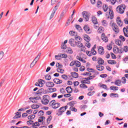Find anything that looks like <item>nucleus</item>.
<instances>
[{
    "label": "nucleus",
    "mask_w": 128,
    "mask_h": 128,
    "mask_svg": "<svg viewBox=\"0 0 128 128\" xmlns=\"http://www.w3.org/2000/svg\"><path fill=\"white\" fill-rule=\"evenodd\" d=\"M102 25L104 26H108V22L106 20H102Z\"/></svg>",
    "instance_id": "50"
},
{
    "label": "nucleus",
    "mask_w": 128,
    "mask_h": 128,
    "mask_svg": "<svg viewBox=\"0 0 128 128\" xmlns=\"http://www.w3.org/2000/svg\"><path fill=\"white\" fill-rule=\"evenodd\" d=\"M124 10H126V5L122 4L118 6L116 8V10L119 14H124Z\"/></svg>",
    "instance_id": "1"
},
{
    "label": "nucleus",
    "mask_w": 128,
    "mask_h": 128,
    "mask_svg": "<svg viewBox=\"0 0 128 128\" xmlns=\"http://www.w3.org/2000/svg\"><path fill=\"white\" fill-rule=\"evenodd\" d=\"M46 118L44 116H40L38 119V122H44V120H45Z\"/></svg>",
    "instance_id": "43"
},
{
    "label": "nucleus",
    "mask_w": 128,
    "mask_h": 128,
    "mask_svg": "<svg viewBox=\"0 0 128 128\" xmlns=\"http://www.w3.org/2000/svg\"><path fill=\"white\" fill-rule=\"evenodd\" d=\"M45 78L46 80H52V76L50 74H46L45 76Z\"/></svg>",
    "instance_id": "38"
},
{
    "label": "nucleus",
    "mask_w": 128,
    "mask_h": 128,
    "mask_svg": "<svg viewBox=\"0 0 128 128\" xmlns=\"http://www.w3.org/2000/svg\"><path fill=\"white\" fill-rule=\"evenodd\" d=\"M98 86L100 88H104V90H108V88L106 85L104 84H99Z\"/></svg>",
    "instance_id": "28"
},
{
    "label": "nucleus",
    "mask_w": 128,
    "mask_h": 128,
    "mask_svg": "<svg viewBox=\"0 0 128 128\" xmlns=\"http://www.w3.org/2000/svg\"><path fill=\"white\" fill-rule=\"evenodd\" d=\"M76 59L78 60H80V62H83V64H86V62L84 60L80 57V56H77Z\"/></svg>",
    "instance_id": "30"
},
{
    "label": "nucleus",
    "mask_w": 128,
    "mask_h": 128,
    "mask_svg": "<svg viewBox=\"0 0 128 128\" xmlns=\"http://www.w3.org/2000/svg\"><path fill=\"white\" fill-rule=\"evenodd\" d=\"M74 38L75 40H78H78H80V36H78V35L76 36H74Z\"/></svg>",
    "instance_id": "63"
},
{
    "label": "nucleus",
    "mask_w": 128,
    "mask_h": 128,
    "mask_svg": "<svg viewBox=\"0 0 128 128\" xmlns=\"http://www.w3.org/2000/svg\"><path fill=\"white\" fill-rule=\"evenodd\" d=\"M75 64L76 66L80 68V62L78 61H75Z\"/></svg>",
    "instance_id": "52"
},
{
    "label": "nucleus",
    "mask_w": 128,
    "mask_h": 128,
    "mask_svg": "<svg viewBox=\"0 0 128 128\" xmlns=\"http://www.w3.org/2000/svg\"><path fill=\"white\" fill-rule=\"evenodd\" d=\"M40 108V106L38 104H32V108L33 110H36V108Z\"/></svg>",
    "instance_id": "44"
},
{
    "label": "nucleus",
    "mask_w": 128,
    "mask_h": 128,
    "mask_svg": "<svg viewBox=\"0 0 128 128\" xmlns=\"http://www.w3.org/2000/svg\"><path fill=\"white\" fill-rule=\"evenodd\" d=\"M76 42H78L76 41V40L74 38L70 39L69 44L71 46H73L74 48L76 46Z\"/></svg>",
    "instance_id": "7"
},
{
    "label": "nucleus",
    "mask_w": 128,
    "mask_h": 128,
    "mask_svg": "<svg viewBox=\"0 0 128 128\" xmlns=\"http://www.w3.org/2000/svg\"><path fill=\"white\" fill-rule=\"evenodd\" d=\"M61 48L62 50H66V45L65 44H62V46H61Z\"/></svg>",
    "instance_id": "62"
},
{
    "label": "nucleus",
    "mask_w": 128,
    "mask_h": 128,
    "mask_svg": "<svg viewBox=\"0 0 128 128\" xmlns=\"http://www.w3.org/2000/svg\"><path fill=\"white\" fill-rule=\"evenodd\" d=\"M71 74L74 78H78V74L76 72H71Z\"/></svg>",
    "instance_id": "25"
},
{
    "label": "nucleus",
    "mask_w": 128,
    "mask_h": 128,
    "mask_svg": "<svg viewBox=\"0 0 128 128\" xmlns=\"http://www.w3.org/2000/svg\"><path fill=\"white\" fill-rule=\"evenodd\" d=\"M81 84H90V81L86 80H83L81 81Z\"/></svg>",
    "instance_id": "42"
},
{
    "label": "nucleus",
    "mask_w": 128,
    "mask_h": 128,
    "mask_svg": "<svg viewBox=\"0 0 128 128\" xmlns=\"http://www.w3.org/2000/svg\"><path fill=\"white\" fill-rule=\"evenodd\" d=\"M116 44L118 46H122V40H116Z\"/></svg>",
    "instance_id": "40"
},
{
    "label": "nucleus",
    "mask_w": 128,
    "mask_h": 128,
    "mask_svg": "<svg viewBox=\"0 0 128 128\" xmlns=\"http://www.w3.org/2000/svg\"><path fill=\"white\" fill-rule=\"evenodd\" d=\"M54 58L57 60H60V55L58 54V55H56Z\"/></svg>",
    "instance_id": "55"
},
{
    "label": "nucleus",
    "mask_w": 128,
    "mask_h": 128,
    "mask_svg": "<svg viewBox=\"0 0 128 128\" xmlns=\"http://www.w3.org/2000/svg\"><path fill=\"white\" fill-rule=\"evenodd\" d=\"M55 84H62V80H60V79L58 78H54L53 80Z\"/></svg>",
    "instance_id": "16"
},
{
    "label": "nucleus",
    "mask_w": 128,
    "mask_h": 128,
    "mask_svg": "<svg viewBox=\"0 0 128 128\" xmlns=\"http://www.w3.org/2000/svg\"><path fill=\"white\" fill-rule=\"evenodd\" d=\"M101 39L102 40H103V42H108V37H106V36L104 35V33L102 34L101 36Z\"/></svg>",
    "instance_id": "11"
},
{
    "label": "nucleus",
    "mask_w": 128,
    "mask_h": 128,
    "mask_svg": "<svg viewBox=\"0 0 128 128\" xmlns=\"http://www.w3.org/2000/svg\"><path fill=\"white\" fill-rule=\"evenodd\" d=\"M76 28L80 32H82V27H80V26L79 25H76Z\"/></svg>",
    "instance_id": "35"
},
{
    "label": "nucleus",
    "mask_w": 128,
    "mask_h": 128,
    "mask_svg": "<svg viewBox=\"0 0 128 128\" xmlns=\"http://www.w3.org/2000/svg\"><path fill=\"white\" fill-rule=\"evenodd\" d=\"M111 90H118V87L111 86L110 88Z\"/></svg>",
    "instance_id": "33"
},
{
    "label": "nucleus",
    "mask_w": 128,
    "mask_h": 128,
    "mask_svg": "<svg viewBox=\"0 0 128 128\" xmlns=\"http://www.w3.org/2000/svg\"><path fill=\"white\" fill-rule=\"evenodd\" d=\"M110 96H114V98H118V94H114L112 93L110 94Z\"/></svg>",
    "instance_id": "53"
},
{
    "label": "nucleus",
    "mask_w": 128,
    "mask_h": 128,
    "mask_svg": "<svg viewBox=\"0 0 128 128\" xmlns=\"http://www.w3.org/2000/svg\"><path fill=\"white\" fill-rule=\"evenodd\" d=\"M46 86L48 88H52L54 86V84L52 82H46Z\"/></svg>",
    "instance_id": "19"
},
{
    "label": "nucleus",
    "mask_w": 128,
    "mask_h": 128,
    "mask_svg": "<svg viewBox=\"0 0 128 128\" xmlns=\"http://www.w3.org/2000/svg\"><path fill=\"white\" fill-rule=\"evenodd\" d=\"M76 46H78V48H80L81 52H86V46H84V44L78 41L76 43Z\"/></svg>",
    "instance_id": "2"
},
{
    "label": "nucleus",
    "mask_w": 128,
    "mask_h": 128,
    "mask_svg": "<svg viewBox=\"0 0 128 128\" xmlns=\"http://www.w3.org/2000/svg\"><path fill=\"white\" fill-rule=\"evenodd\" d=\"M80 86L81 88H88V86L86 84H82L80 85Z\"/></svg>",
    "instance_id": "45"
},
{
    "label": "nucleus",
    "mask_w": 128,
    "mask_h": 128,
    "mask_svg": "<svg viewBox=\"0 0 128 128\" xmlns=\"http://www.w3.org/2000/svg\"><path fill=\"white\" fill-rule=\"evenodd\" d=\"M95 48H96V45H94V46L92 47V50H91V54H92V56H96V51L94 50Z\"/></svg>",
    "instance_id": "20"
},
{
    "label": "nucleus",
    "mask_w": 128,
    "mask_h": 128,
    "mask_svg": "<svg viewBox=\"0 0 128 128\" xmlns=\"http://www.w3.org/2000/svg\"><path fill=\"white\" fill-rule=\"evenodd\" d=\"M116 22L119 26H122L123 22L120 20V18L118 17L116 18Z\"/></svg>",
    "instance_id": "14"
},
{
    "label": "nucleus",
    "mask_w": 128,
    "mask_h": 128,
    "mask_svg": "<svg viewBox=\"0 0 128 128\" xmlns=\"http://www.w3.org/2000/svg\"><path fill=\"white\" fill-rule=\"evenodd\" d=\"M110 26H112V30L114 32H116V34H118L120 32V30H118V27L116 24L112 22H111L110 23Z\"/></svg>",
    "instance_id": "4"
},
{
    "label": "nucleus",
    "mask_w": 128,
    "mask_h": 128,
    "mask_svg": "<svg viewBox=\"0 0 128 128\" xmlns=\"http://www.w3.org/2000/svg\"><path fill=\"white\" fill-rule=\"evenodd\" d=\"M84 30L86 34H92V30L90 28V26L88 25H86L84 27Z\"/></svg>",
    "instance_id": "8"
},
{
    "label": "nucleus",
    "mask_w": 128,
    "mask_h": 128,
    "mask_svg": "<svg viewBox=\"0 0 128 128\" xmlns=\"http://www.w3.org/2000/svg\"><path fill=\"white\" fill-rule=\"evenodd\" d=\"M88 72H94V69L92 68H87Z\"/></svg>",
    "instance_id": "57"
},
{
    "label": "nucleus",
    "mask_w": 128,
    "mask_h": 128,
    "mask_svg": "<svg viewBox=\"0 0 128 128\" xmlns=\"http://www.w3.org/2000/svg\"><path fill=\"white\" fill-rule=\"evenodd\" d=\"M119 38L121 42H125L126 41V38L122 36H119Z\"/></svg>",
    "instance_id": "48"
},
{
    "label": "nucleus",
    "mask_w": 128,
    "mask_h": 128,
    "mask_svg": "<svg viewBox=\"0 0 128 128\" xmlns=\"http://www.w3.org/2000/svg\"><path fill=\"white\" fill-rule=\"evenodd\" d=\"M44 112L42 110H40L39 112L38 113V116H44Z\"/></svg>",
    "instance_id": "54"
},
{
    "label": "nucleus",
    "mask_w": 128,
    "mask_h": 128,
    "mask_svg": "<svg viewBox=\"0 0 128 128\" xmlns=\"http://www.w3.org/2000/svg\"><path fill=\"white\" fill-rule=\"evenodd\" d=\"M114 84L116 86H122V81L120 80H117L114 82Z\"/></svg>",
    "instance_id": "21"
},
{
    "label": "nucleus",
    "mask_w": 128,
    "mask_h": 128,
    "mask_svg": "<svg viewBox=\"0 0 128 128\" xmlns=\"http://www.w3.org/2000/svg\"><path fill=\"white\" fill-rule=\"evenodd\" d=\"M44 80H39V83H36V86H40V88H42L44 86Z\"/></svg>",
    "instance_id": "13"
},
{
    "label": "nucleus",
    "mask_w": 128,
    "mask_h": 128,
    "mask_svg": "<svg viewBox=\"0 0 128 128\" xmlns=\"http://www.w3.org/2000/svg\"><path fill=\"white\" fill-rule=\"evenodd\" d=\"M60 57L62 58H68V54H60Z\"/></svg>",
    "instance_id": "37"
},
{
    "label": "nucleus",
    "mask_w": 128,
    "mask_h": 128,
    "mask_svg": "<svg viewBox=\"0 0 128 128\" xmlns=\"http://www.w3.org/2000/svg\"><path fill=\"white\" fill-rule=\"evenodd\" d=\"M36 118V115L32 114L28 116V120H34Z\"/></svg>",
    "instance_id": "49"
},
{
    "label": "nucleus",
    "mask_w": 128,
    "mask_h": 128,
    "mask_svg": "<svg viewBox=\"0 0 128 128\" xmlns=\"http://www.w3.org/2000/svg\"><path fill=\"white\" fill-rule=\"evenodd\" d=\"M66 108H68V106H62L60 108L58 112L56 114L58 116H62L66 110Z\"/></svg>",
    "instance_id": "5"
},
{
    "label": "nucleus",
    "mask_w": 128,
    "mask_h": 128,
    "mask_svg": "<svg viewBox=\"0 0 128 128\" xmlns=\"http://www.w3.org/2000/svg\"><path fill=\"white\" fill-rule=\"evenodd\" d=\"M122 82L123 83V84H126V78L124 77H122Z\"/></svg>",
    "instance_id": "61"
},
{
    "label": "nucleus",
    "mask_w": 128,
    "mask_h": 128,
    "mask_svg": "<svg viewBox=\"0 0 128 128\" xmlns=\"http://www.w3.org/2000/svg\"><path fill=\"white\" fill-rule=\"evenodd\" d=\"M102 9L104 12H108V7L106 5H104L102 7Z\"/></svg>",
    "instance_id": "46"
},
{
    "label": "nucleus",
    "mask_w": 128,
    "mask_h": 128,
    "mask_svg": "<svg viewBox=\"0 0 128 128\" xmlns=\"http://www.w3.org/2000/svg\"><path fill=\"white\" fill-rule=\"evenodd\" d=\"M66 52L68 54H72L74 52L72 51V49L70 48H67Z\"/></svg>",
    "instance_id": "41"
},
{
    "label": "nucleus",
    "mask_w": 128,
    "mask_h": 128,
    "mask_svg": "<svg viewBox=\"0 0 128 128\" xmlns=\"http://www.w3.org/2000/svg\"><path fill=\"white\" fill-rule=\"evenodd\" d=\"M56 100H52L51 102H50L49 106H52V108L54 104H56Z\"/></svg>",
    "instance_id": "29"
},
{
    "label": "nucleus",
    "mask_w": 128,
    "mask_h": 128,
    "mask_svg": "<svg viewBox=\"0 0 128 128\" xmlns=\"http://www.w3.org/2000/svg\"><path fill=\"white\" fill-rule=\"evenodd\" d=\"M103 30L102 27H100L98 28V32L100 33L102 32Z\"/></svg>",
    "instance_id": "64"
},
{
    "label": "nucleus",
    "mask_w": 128,
    "mask_h": 128,
    "mask_svg": "<svg viewBox=\"0 0 128 128\" xmlns=\"http://www.w3.org/2000/svg\"><path fill=\"white\" fill-rule=\"evenodd\" d=\"M108 64H116V60H108Z\"/></svg>",
    "instance_id": "31"
},
{
    "label": "nucleus",
    "mask_w": 128,
    "mask_h": 128,
    "mask_svg": "<svg viewBox=\"0 0 128 128\" xmlns=\"http://www.w3.org/2000/svg\"><path fill=\"white\" fill-rule=\"evenodd\" d=\"M98 52L99 54H104V49L103 48L102 46H100L98 49Z\"/></svg>",
    "instance_id": "10"
},
{
    "label": "nucleus",
    "mask_w": 128,
    "mask_h": 128,
    "mask_svg": "<svg viewBox=\"0 0 128 128\" xmlns=\"http://www.w3.org/2000/svg\"><path fill=\"white\" fill-rule=\"evenodd\" d=\"M102 2L100 0H98L97 3V6L98 8H100V6H102Z\"/></svg>",
    "instance_id": "60"
},
{
    "label": "nucleus",
    "mask_w": 128,
    "mask_h": 128,
    "mask_svg": "<svg viewBox=\"0 0 128 128\" xmlns=\"http://www.w3.org/2000/svg\"><path fill=\"white\" fill-rule=\"evenodd\" d=\"M37 62H36V60H34L30 65V68H32L33 66H34L36 64Z\"/></svg>",
    "instance_id": "47"
},
{
    "label": "nucleus",
    "mask_w": 128,
    "mask_h": 128,
    "mask_svg": "<svg viewBox=\"0 0 128 128\" xmlns=\"http://www.w3.org/2000/svg\"><path fill=\"white\" fill-rule=\"evenodd\" d=\"M62 78H63L65 80H68V76H66V74L62 75Z\"/></svg>",
    "instance_id": "51"
},
{
    "label": "nucleus",
    "mask_w": 128,
    "mask_h": 128,
    "mask_svg": "<svg viewBox=\"0 0 128 128\" xmlns=\"http://www.w3.org/2000/svg\"><path fill=\"white\" fill-rule=\"evenodd\" d=\"M98 64L100 66H102L104 64V61L102 58H98Z\"/></svg>",
    "instance_id": "24"
},
{
    "label": "nucleus",
    "mask_w": 128,
    "mask_h": 128,
    "mask_svg": "<svg viewBox=\"0 0 128 128\" xmlns=\"http://www.w3.org/2000/svg\"><path fill=\"white\" fill-rule=\"evenodd\" d=\"M114 52V54H118L120 52V49L116 47H115L113 48Z\"/></svg>",
    "instance_id": "39"
},
{
    "label": "nucleus",
    "mask_w": 128,
    "mask_h": 128,
    "mask_svg": "<svg viewBox=\"0 0 128 128\" xmlns=\"http://www.w3.org/2000/svg\"><path fill=\"white\" fill-rule=\"evenodd\" d=\"M94 92H96L94 91L90 92L88 93V96H93V94H94Z\"/></svg>",
    "instance_id": "58"
},
{
    "label": "nucleus",
    "mask_w": 128,
    "mask_h": 128,
    "mask_svg": "<svg viewBox=\"0 0 128 128\" xmlns=\"http://www.w3.org/2000/svg\"><path fill=\"white\" fill-rule=\"evenodd\" d=\"M48 92L49 94H50L52 92H56V88H48Z\"/></svg>",
    "instance_id": "17"
},
{
    "label": "nucleus",
    "mask_w": 128,
    "mask_h": 128,
    "mask_svg": "<svg viewBox=\"0 0 128 128\" xmlns=\"http://www.w3.org/2000/svg\"><path fill=\"white\" fill-rule=\"evenodd\" d=\"M69 34L72 36H78V33L74 30L70 31Z\"/></svg>",
    "instance_id": "23"
},
{
    "label": "nucleus",
    "mask_w": 128,
    "mask_h": 128,
    "mask_svg": "<svg viewBox=\"0 0 128 128\" xmlns=\"http://www.w3.org/2000/svg\"><path fill=\"white\" fill-rule=\"evenodd\" d=\"M96 70H99L100 72H102L104 70V67L102 66L96 65Z\"/></svg>",
    "instance_id": "15"
},
{
    "label": "nucleus",
    "mask_w": 128,
    "mask_h": 128,
    "mask_svg": "<svg viewBox=\"0 0 128 128\" xmlns=\"http://www.w3.org/2000/svg\"><path fill=\"white\" fill-rule=\"evenodd\" d=\"M82 16L84 18L85 20V22H88L90 16V14L88 12L84 11L82 12Z\"/></svg>",
    "instance_id": "3"
},
{
    "label": "nucleus",
    "mask_w": 128,
    "mask_h": 128,
    "mask_svg": "<svg viewBox=\"0 0 128 128\" xmlns=\"http://www.w3.org/2000/svg\"><path fill=\"white\" fill-rule=\"evenodd\" d=\"M83 76H92V73L90 72H86L83 74Z\"/></svg>",
    "instance_id": "59"
},
{
    "label": "nucleus",
    "mask_w": 128,
    "mask_h": 128,
    "mask_svg": "<svg viewBox=\"0 0 128 128\" xmlns=\"http://www.w3.org/2000/svg\"><path fill=\"white\" fill-rule=\"evenodd\" d=\"M92 22L94 24H98V20H96V18L94 16L92 18Z\"/></svg>",
    "instance_id": "36"
},
{
    "label": "nucleus",
    "mask_w": 128,
    "mask_h": 128,
    "mask_svg": "<svg viewBox=\"0 0 128 128\" xmlns=\"http://www.w3.org/2000/svg\"><path fill=\"white\" fill-rule=\"evenodd\" d=\"M60 106V104L59 102H56L54 104V105L53 106L52 108L54 110H56V108H58Z\"/></svg>",
    "instance_id": "26"
},
{
    "label": "nucleus",
    "mask_w": 128,
    "mask_h": 128,
    "mask_svg": "<svg viewBox=\"0 0 128 128\" xmlns=\"http://www.w3.org/2000/svg\"><path fill=\"white\" fill-rule=\"evenodd\" d=\"M57 10H58V9L56 8L53 9L52 13L50 17V20H52V18H54V14H56V12Z\"/></svg>",
    "instance_id": "18"
},
{
    "label": "nucleus",
    "mask_w": 128,
    "mask_h": 128,
    "mask_svg": "<svg viewBox=\"0 0 128 128\" xmlns=\"http://www.w3.org/2000/svg\"><path fill=\"white\" fill-rule=\"evenodd\" d=\"M4 53L2 52H0V60H2V58H4Z\"/></svg>",
    "instance_id": "56"
},
{
    "label": "nucleus",
    "mask_w": 128,
    "mask_h": 128,
    "mask_svg": "<svg viewBox=\"0 0 128 128\" xmlns=\"http://www.w3.org/2000/svg\"><path fill=\"white\" fill-rule=\"evenodd\" d=\"M106 17L107 18H110V20H112L114 18V12L112 10L109 9V12L106 13Z\"/></svg>",
    "instance_id": "6"
},
{
    "label": "nucleus",
    "mask_w": 128,
    "mask_h": 128,
    "mask_svg": "<svg viewBox=\"0 0 128 128\" xmlns=\"http://www.w3.org/2000/svg\"><path fill=\"white\" fill-rule=\"evenodd\" d=\"M20 114H22L20 112H16V115L13 118H14V119L18 118H20L21 116Z\"/></svg>",
    "instance_id": "27"
},
{
    "label": "nucleus",
    "mask_w": 128,
    "mask_h": 128,
    "mask_svg": "<svg viewBox=\"0 0 128 128\" xmlns=\"http://www.w3.org/2000/svg\"><path fill=\"white\" fill-rule=\"evenodd\" d=\"M123 32L124 36L128 38V26L123 28Z\"/></svg>",
    "instance_id": "12"
},
{
    "label": "nucleus",
    "mask_w": 128,
    "mask_h": 128,
    "mask_svg": "<svg viewBox=\"0 0 128 128\" xmlns=\"http://www.w3.org/2000/svg\"><path fill=\"white\" fill-rule=\"evenodd\" d=\"M48 99L46 98V96H43V98L42 100V102L43 104H48Z\"/></svg>",
    "instance_id": "9"
},
{
    "label": "nucleus",
    "mask_w": 128,
    "mask_h": 128,
    "mask_svg": "<svg viewBox=\"0 0 128 128\" xmlns=\"http://www.w3.org/2000/svg\"><path fill=\"white\" fill-rule=\"evenodd\" d=\"M66 10H63L61 14H60V19H62L64 16V15L66 14Z\"/></svg>",
    "instance_id": "34"
},
{
    "label": "nucleus",
    "mask_w": 128,
    "mask_h": 128,
    "mask_svg": "<svg viewBox=\"0 0 128 128\" xmlns=\"http://www.w3.org/2000/svg\"><path fill=\"white\" fill-rule=\"evenodd\" d=\"M66 90L68 94H72V88L71 86L66 87Z\"/></svg>",
    "instance_id": "22"
},
{
    "label": "nucleus",
    "mask_w": 128,
    "mask_h": 128,
    "mask_svg": "<svg viewBox=\"0 0 128 128\" xmlns=\"http://www.w3.org/2000/svg\"><path fill=\"white\" fill-rule=\"evenodd\" d=\"M84 40L87 42H90V36L86 34L84 36Z\"/></svg>",
    "instance_id": "32"
}]
</instances>
